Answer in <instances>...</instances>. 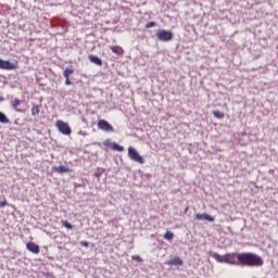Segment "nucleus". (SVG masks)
Instances as JSON below:
<instances>
[{
  "mask_svg": "<svg viewBox=\"0 0 278 278\" xmlns=\"http://www.w3.org/2000/svg\"><path fill=\"white\" fill-rule=\"evenodd\" d=\"M212 258L219 264H229L230 266H248L249 268H260L264 266V258L252 252H232L220 255L213 253Z\"/></svg>",
  "mask_w": 278,
  "mask_h": 278,
  "instance_id": "1",
  "label": "nucleus"
},
{
  "mask_svg": "<svg viewBox=\"0 0 278 278\" xmlns=\"http://www.w3.org/2000/svg\"><path fill=\"white\" fill-rule=\"evenodd\" d=\"M156 38L161 42H170V40H173V38H175V35L170 30L159 29L156 31Z\"/></svg>",
  "mask_w": 278,
  "mask_h": 278,
  "instance_id": "2",
  "label": "nucleus"
},
{
  "mask_svg": "<svg viewBox=\"0 0 278 278\" xmlns=\"http://www.w3.org/2000/svg\"><path fill=\"white\" fill-rule=\"evenodd\" d=\"M128 157L132 162H137V164H144V159L142 157V155H140V153H138V150H136L135 148H128Z\"/></svg>",
  "mask_w": 278,
  "mask_h": 278,
  "instance_id": "3",
  "label": "nucleus"
},
{
  "mask_svg": "<svg viewBox=\"0 0 278 278\" xmlns=\"http://www.w3.org/2000/svg\"><path fill=\"white\" fill-rule=\"evenodd\" d=\"M0 68L1 71H16V68H18V63L0 59Z\"/></svg>",
  "mask_w": 278,
  "mask_h": 278,
  "instance_id": "4",
  "label": "nucleus"
},
{
  "mask_svg": "<svg viewBox=\"0 0 278 278\" xmlns=\"http://www.w3.org/2000/svg\"><path fill=\"white\" fill-rule=\"evenodd\" d=\"M56 127L60 134H63V136H71V134H73V129H71V126H68V124L63 121H58Z\"/></svg>",
  "mask_w": 278,
  "mask_h": 278,
  "instance_id": "5",
  "label": "nucleus"
},
{
  "mask_svg": "<svg viewBox=\"0 0 278 278\" xmlns=\"http://www.w3.org/2000/svg\"><path fill=\"white\" fill-rule=\"evenodd\" d=\"M104 147L108 149H111L112 151H118V153H123L125 151V148L116 142H113L112 139H106L103 142Z\"/></svg>",
  "mask_w": 278,
  "mask_h": 278,
  "instance_id": "6",
  "label": "nucleus"
},
{
  "mask_svg": "<svg viewBox=\"0 0 278 278\" xmlns=\"http://www.w3.org/2000/svg\"><path fill=\"white\" fill-rule=\"evenodd\" d=\"M98 128L101 129L102 131H114V127L111 126V124L108 123L105 119H100L98 122Z\"/></svg>",
  "mask_w": 278,
  "mask_h": 278,
  "instance_id": "7",
  "label": "nucleus"
},
{
  "mask_svg": "<svg viewBox=\"0 0 278 278\" xmlns=\"http://www.w3.org/2000/svg\"><path fill=\"white\" fill-rule=\"evenodd\" d=\"M195 220H207L208 223H214L215 218L214 216L207 214V213H198L195 214Z\"/></svg>",
  "mask_w": 278,
  "mask_h": 278,
  "instance_id": "8",
  "label": "nucleus"
},
{
  "mask_svg": "<svg viewBox=\"0 0 278 278\" xmlns=\"http://www.w3.org/2000/svg\"><path fill=\"white\" fill-rule=\"evenodd\" d=\"M26 249L27 251L34 253L35 255H38V253H40V247L31 241L26 243Z\"/></svg>",
  "mask_w": 278,
  "mask_h": 278,
  "instance_id": "9",
  "label": "nucleus"
},
{
  "mask_svg": "<svg viewBox=\"0 0 278 278\" xmlns=\"http://www.w3.org/2000/svg\"><path fill=\"white\" fill-rule=\"evenodd\" d=\"M167 266H184V260L179 256H175L174 258L166 262Z\"/></svg>",
  "mask_w": 278,
  "mask_h": 278,
  "instance_id": "10",
  "label": "nucleus"
},
{
  "mask_svg": "<svg viewBox=\"0 0 278 278\" xmlns=\"http://www.w3.org/2000/svg\"><path fill=\"white\" fill-rule=\"evenodd\" d=\"M52 170H54V173H60V175H64L66 173H71V168L64 166V165H60L58 167H52Z\"/></svg>",
  "mask_w": 278,
  "mask_h": 278,
  "instance_id": "11",
  "label": "nucleus"
},
{
  "mask_svg": "<svg viewBox=\"0 0 278 278\" xmlns=\"http://www.w3.org/2000/svg\"><path fill=\"white\" fill-rule=\"evenodd\" d=\"M88 59L90 62H92V64H96L97 66H103V61L99 56L90 54Z\"/></svg>",
  "mask_w": 278,
  "mask_h": 278,
  "instance_id": "12",
  "label": "nucleus"
},
{
  "mask_svg": "<svg viewBox=\"0 0 278 278\" xmlns=\"http://www.w3.org/2000/svg\"><path fill=\"white\" fill-rule=\"evenodd\" d=\"M18 105H21V100L15 98L14 101L11 103V106L13 108V110H15V112H20V114H25V110L18 109Z\"/></svg>",
  "mask_w": 278,
  "mask_h": 278,
  "instance_id": "13",
  "label": "nucleus"
},
{
  "mask_svg": "<svg viewBox=\"0 0 278 278\" xmlns=\"http://www.w3.org/2000/svg\"><path fill=\"white\" fill-rule=\"evenodd\" d=\"M111 50L113 53H116V55H123L124 50L121 48V46H113L111 47Z\"/></svg>",
  "mask_w": 278,
  "mask_h": 278,
  "instance_id": "14",
  "label": "nucleus"
},
{
  "mask_svg": "<svg viewBox=\"0 0 278 278\" xmlns=\"http://www.w3.org/2000/svg\"><path fill=\"white\" fill-rule=\"evenodd\" d=\"M0 123H2V125H8V123H10V118H8L3 112H0Z\"/></svg>",
  "mask_w": 278,
  "mask_h": 278,
  "instance_id": "15",
  "label": "nucleus"
},
{
  "mask_svg": "<svg viewBox=\"0 0 278 278\" xmlns=\"http://www.w3.org/2000/svg\"><path fill=\"white\" fill-rule=\"evenodd\" d=\"M38 114H40V105L34 104V106L31 108V115L38 116Z\"/></svg>",
  "mask_w": 278,
  "mask_h": 278,
  "instance_id": "16",
  "label": "nucleus"
},
{
  "mask_svg": "<svg viewBox=\"0 0 278 278\" xmlns=\"http://www.w3.org/2000/svg\"><path fill=\"white\" fill-rule=\"evenodd\" d=\"M163 238H164L165 240L170 241V240H173V238H175V233H173L172 231H166V232L164 233Z\"/></svg>",
  "mask_w": 278,
  "mask_h": 278,
  "instance_id": "17",
  "label": "nucleus"
},
{
  "mask_svg": "<svg viewBox=\"0 0 278 278\" xmlns=\"http://www.w3.org/2000/svg\"><path fill=\"white\" fill-rule=\"evenodd\" d=\"M61 225H63L65 229H73V224H71L68 220H61Z\"/></svg>",
  "mask_w": 278,
  "mask_h": 278,
  "instance_id": "18",
  "label": "nucleus"
},
{
  "mask_svg": "<svg viewBox=\"0 0 278 278\" xmlns=\"http://www.w3.org/2000/svg\"><path fill=\"white\" fill-rule=\"evenodd\" d=\"M213 116H215V118H225V113L220 112V111H214L213 112Z\"/></svg>",
  "mask_w": 278,
  "mask_h": 278,
  "instance_id": "19",
  "label": "nucleus"
},
{
  "mask_svg": "<svg viewBox=\"0 0 278 278\" xmlns=\"http://www.w3.org/2000/svg\"><path fill=\"white\" fill-rule=\"evenodd\" d=\"M63 73L71 76L73 73H75V71L73 68L66 67Z\"/></svg>",
  "mask_w": 278,
  "mask_h": 278,
  "instance_id": "20",
  "label": "nucleus"
},
{
  "mask_svg": "<svg viewBox=\"0 0 278 278\" xmlns=\"http://www.w3.org/2000/svg\"><path fill=\"white\" fill-rule=\"evenodd\" d=\"M147 29H150V27H155V22H149L146 24Z\"/></svg>",
  "mask_w": 278,
  "mask_h": 278,
  "instance_id": "21",
  "label": "nucleus"
},
{
  "mask_svg": "<svg viewBox=\"0 0 278 278\" xmlns=\"http://www.w3.org/2000/svg\"><path fill=\"white\" fill-rule=\"evenodd\" d=\"M132 260H134L135 262H142V257H140V256H138V255L132 256Z\"/></svg>",
  "mask_w": 278,
  "mask_h": 278,
  "instance_id": "22",
  "label": "nucleus"
},
{
  "mask_svg": "<svg viewBox=\"0 0 278 278\" xmlns=\"http://www.w3.org/2000/svg\"><path fill=\"white\" fill-rule=\"evenodd\" d=\"M65 86H73V81H71V78L65 79Z\"/></svg>",
  "mask_w": 278,
  "mask_h": 278,
  "instance_id": "23",
  "label": "nucleus"
},
{
  "mask_svg": "<svg viewBox=\"0 0 278 278\" xmlns=\"http://www.w3.org/2000/svg\"><path fill=\"white\" fill-rule=\"evenodd\" d=\"M5 205H8L7 201H1L0 202V210H3V207H5Z\"/></svg>",
  "mask_w": 278,
  "mask_h": 278,
  "instance_id": "24",
  "label": "nucleus"
},
{
  "mask_svg": "<svg viewBox=\"0 0 278 278\" xmlns=\"http://www.w3.org/2000/svg\"><path fill=\"white\" fill-rule=\"evenodd\" d=\"M80 244H81V247H89L90 245V243L88 241H81Z\"/></svg>",
  "mask_w": 278,
  "mask_h": 278,
  "instance_id": "25",
  "label": "nucleus"
},
{
  "mask_svg": "<svg viewBox=\"0 0 278 278\" xmlns=\"http://www.w3.org/2000/svg\"><path fill=\"white\" fill-rule=\"evenodd\" d=\"M63 77H65V79H71V76L68 74H65L64 72H63Z\"/></svg>",
  "mask_w": 278,
  "mask_h": 278,
  "instance_id": "26",
  "label": "nucleus"
},
{
  "mask_svg": "<svg viewBox=\"0 0 278 278\" xmlns=\"http://www.w3.org/2000/svg\"><path fill=\"white\" fill-rule=\"evenodd\" d=\"M18 29H25V24L18 25Z\"/></svg>",
  "mask_w": 278,
  "mask_h": 278,
  "instance_id": "27",
  "label": "nucleus"
},
{
  "mask_svg": "<svg viewBox=\"0 0 278 278\" xmlns=\"http://www.w3.org/2000/svg\"><path fill=\"white\" fill-rule=\"evenodd\" d=\"M4 101V98L3 97H0V102Z\"/></svg>",
  "mask_w": 278,
  "mask_h": 278,
  "instance_id": "28",
  "label": "nucleus"
},
{
  "mask_svg": "<svg viewBox=\"0 0 278 278\" xmlns=\"http://www.w3.org/2000/svg\"><path fill=\"white\" fill-rule=\"evenodd\" d=\"M68 1H73V0H68Z\"/></svg>",
  "mask_w": 278,
  "mask_h": 278,
  "instance_id": "29",
  "label": "nucleus"
}]
</instances>
